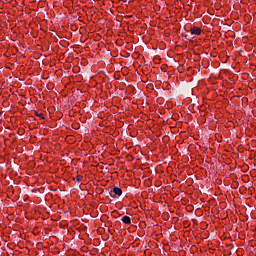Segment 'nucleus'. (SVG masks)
<instances>
[{
	"mask_svg": "<svg viewBox=\"0 0 256 256\" xmlns=\"http://www.w3.org/2000/svg\"><path fill=\"white\" fill-rule=\"evenodd\" d=\"M36 117H40V119H45V114L43 113H39V112H35Z\"/></svg>",
	"mask_w": 256,
	"mask_h": 256,
	"instance_id": "20e7f679",
	"label": "nucleus"
},
{
	"mask_svg": "<svg viewBox=\"0 0 256 256\" xmlns=\"http://www.w3.org/2000/svg\"><path fill=\"white\" fill-rule=\"evenodd\" d=\"M121 195H123V190H121V188L119 187H114L113 188V191H112V194H111V197H121Z\"/></svg>",
	"mask_w": 256,
	"mask_h": 256,
	"instance_id": "f257e3e1",
	"label": "nucleus"
},
{
	"mask_svg": "<svg viewBox=\"0 0 256 256\" xmlns=\"http://www.w3.org/2000/svg\"><path fill=\"white\" fill-rule=\"evenodd\" d=\"M121 221L125 223V225H131V217L129 216L122 217Z\"/></svg>",
	"mask_w": 256,
	"mask_h": 256,
	"instance_id": "7ed1b4c3",
	"label": "nucleus"
},
{
	"mask_svg": "<svg viewBox=\"0 0 256 256\" xmlns=\"http://www.w3.org/2000/svg\"><path fill=\"white\" fill-rule=\"evenodd\" d=\"M201 31H202L201 28L195 27V26L190 29L191 35H195V36L201 35Z\"/></svg>",
	"mask_w": 256,
	"mask_h": 256,
	"instance_id": "f03ea898",
	"label": "nucleus"
},
{
	"mask_svg": "<svg viewBox=\"0 0 256 256\" xmlns=\"http://www.w3.org/2000/svg\"><path fill=\"white\" fill-rule=\"evenodd\" d=\"M82 180H83V176L81 175L76 176V181L81 182Z\"/></svg>",
	"mask_w": 256,
	"mask_h": 256,
	"instance_id": "39448f33",
	"label": "nucleus"
}]
</instances>
